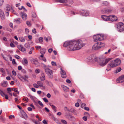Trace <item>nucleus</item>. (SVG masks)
<instances>
[{
    "label": "nucleus",
    "instance_id": "obj_44",
    "mask_svg": "<svg viewBox=\"0 0 124 124\" xmlns=\"http://www.w3.org/2000/svg\"><path fill=\"white\" fill-rule=\"evenodd\" d=\"M4 0H0V6H1L3 4Z\"/></svg>",
    "mask_w": 124,
    "mask_h": 124
},
{
    "label": "nucleus",
    "instance_id": "obj_43",
    "mask_svg": "<svg viewBox=\"0 0 124 124\" xmlns=\"http://www.w3.org/2000/svg\"><path fill=\"white\" fill-rule=\"evenodd\" d=\"M11 11L12 12L15 14H16V15H17V13H16V12L15 10L12 8H11Z\"/></svg>",
    "mask_w": 124,
    "mask_h": 124
},
{
    "label": "nucleus",
    "instance_id": "obj_33",
    "mask_svg": "<svg viewBox=\"0 0 124 124\" xmlns=\"http://www.w3.org/2000/svg\"><path fill=\"white\" fill-rule=\"evenodd\" d=\"M24 46L27 48H30V45L28 43L25 44L24 45Z\"/></svg>",
    "mask_w": 124,
    "mask_h": 124
},
{
    "label": "nucleus",
    "instance_id": "obj_55",
    "mask_svg": "<svg viewBox=\"0 0 124 124\" xmlns=\"http://www.w3.org/2000/svg\"><path fill=\"white\" fill-rule=\"evenodd\" d=\"M12 63L13 64H16V62H15V59H14L12 60Z\"/></svg>",
    "mask_w": 124,
    "mask_h": 124
},
{
    "label": "nucleus",
    "instance_id": "obj_39",
    "mask_svg": "<svg viewBox=\"0 0 124 124\" xmlns=\"http://www.w3.org/2000/svg\"><path fill=\"white\" fill-rule=\"evenodd\" d=\"M49 105L50 106L52 107V108L53 109L55 108H56V107L54 105H52V104L50 103Z\"/></svg>",
    "mask_w": 124,
    "mask_h": 124
},
{
    "label": "nucleus",
    "instance_id": "obj_35",
    "mask_svg": "<svg viewBox=\"0 0 124 124\" xmlns=\"http://www.w3.org/2000/svg\"><path fill=\"white\" fill-rule=\"evenodd\" d=\"M112 11V10L111 9H108L105 10V12L108 13L111 12Z\"/></svg>",
    "mask_w": 124,
    "mask_h": 124
},
{
    "label": "nucleus",
    "instance_id": "obj_28",
    "mask_svg": "<svg viewBox=\"0 0 124 124\" xmlns=\"http://www.w3.org/2000/svg\"><path fill=\"white\" fill-rule=\"evenodd\" d=\"M40 52L41 54H45L46 52V49L42 48L40 50Z\"/></svg>",
    "mask_w": 124,
    "mask_h": 124
},
{
    "label": "nucleus",
    "instance_id": "obj_50",
    "mask_svg": "<svg viewBox=\"0 0 124 124\" xmlns=\"http://www.w3.org/2000/svg\"><path fill=\"white\" fill-rule=\"evenodd\" d=\"M53 66H56V64L55 62L52 61L51 62Z\"/></svg>",
    "mask_w": 124,
    "mask_h": 124
},
{
    "label": "nucleus",
    "instance_id": "obj_32",
    "mask_svg": "<svg viewBox=\"0 0 124 124\" xmlns=\"http://www.w3.org/2000/svg\"><path fill=\"white\" fill-rule=\"evenodd\" d=\"M97 43L98 44L99 46H102L101 47L104 46V43H102L100 41L97 42Z\"/></svg>",
    "mask_w": 124,
    "mask_h": 124
},
{
    "label": "nucleus",
    "instance_id": "obj_2",
    "mask_svg": "<svg viewBox=\"0 0 124 124\" xmlns=\"http://www.w3.org/2000/svg\"><path fill=\"white\" fill-rule=\"evenodd\" d=\"M112 59V58H110L105 60L104 59L102 58H98V59L97 62L101 66H104Z\"/></svg>",
    "mask_w": 124,
    "mask_h": 124
},
{
    "label": "nucleus",
    "instance_id": "obj_4",
    "mask_svg": "<svg viewBox=\"0 0 124 124\" xmlns=\"http://www.w3.org/2000/svg\"><path fill=\"white\" fill-rule=\"evenodd\" d=\"M117 28L119 32H124V24L121 23H118L117 24Z\"/></svg>",
    "mask_w": 124,
    "mask_h": 124
},
{
    "label": "nucleus",
    "instance_id": "obj_13",
    "mask_svg": "<svg viewBox=\"0 0 124 124\" xmlns=\"http://www.w3.org/2000/svg\"><path fill=\"white\" fill-rule=\"evenodd\" d=\"M60 69L61 70V73L62 75V77L63 78H66L67 77V76L65 71L63 70L62 68H61Z\"/></svg>",
    "mask_w": 124,
    "mask_h": 124
},
{
    "label": "nucleus",
    "instance_id": "obj_46",
    "mask_svg": "<svg viewBox=\"0 0 124 124\" xmlns=\"http://www.w3.org/2000/svg\"><path fill=\"white\" fill-rule=\"evenodd\" d=\"M0 94L2 96H3L4 95V93L3 91L0 89Z\"/></svg>",
    "mask_w": 124,
    "mask_h": 124
},
{
    "label": "nucleus",
    "instance_id": "obj_64",
    "mask_svg": "<svg viewBox=\"0 0 124 124\" xmlns=\"http://www.w3.org/2000/svg\"><path fill=\"white\" fill-rule=\"evenodd\" d=\"M83 119L85 121H86L87 120V118L85 116H84L83 117Z\"/></svg>",
    "mask_w": 124,
    "mask_h": 124
},
{
    "label": "nucleus",
    "instance_id": "obj_25",
    "mask_svg": "<svg viewBox=\"0 0 124 124\" xmlns=\"http://www.w3.org/2000/svg\"><path fill=\"white\" fill-rule=\"evenodd\" d=\"M8 85L7 81H4L1 83V85L3 87H6Z\"/></svg>",
    "mask_w": 124,
    "mask_h": 124
},
{
    "label": "nucleus",
    "instance_id": "obj_48",
    "mask_svg": "<svg viewBox=\"0 0 124 124\" xmlns=\"http://www.w3.org/2000/svg\"><path fill=\"white\" fill-rule=\"evenodd\" d=\"M7 92H11L12 91V89L10 87H8L7 88Z\"/></svg>",
    "mask_w": 124,
    "mask_h": 124
},
{
    "label": "nucleus",
    "instance_id": "obj_60",
    "mask_svg": "<svg viewBox=\"0 0 124 124\" xmlns=\"http://www.w3.org/2000/svg\"><path fill=\"white\" fill-rule=\"evenodd\" d=\"M12 90L14 91L15 92H17V89L16 88H13L12 89Z\"/></svg>",
    "mask_w": 124,
    "mask_h": 124
},
{
    "label": "nucleus",
    "instance_id": "obj_56",
    "mask_svg": "<svg viewBox=\"0 0 124 124\" xmlns=\"http://www.w3.org/2000/svg\"><path fill=\"white\" fill-rule=\"evenodd\" d=\"M12 73L13 75L15 76L16 75V72L15 71H14V70H13L12 72Z\"/></svg>",
    "mask_w": 124,
    "mask_h": 124
},
{
    "label": "nucleus",
    "instance_id": "obj_3",
    "mask_svg": "<svg viewBox=\"0 0 124 124\" xmlns=\"http://www.w3.org/2000/svg\"><path fill=\"white\" fill-rule=\"evenodd\" d=\"M108 35L104 34H98L93 36V39H100L102 38L103 39H105L108 38Z\"/></svg>",
    "mask_w": 124,
    "mask_h": 124
},
{
    "label": "nucleus",
    "instance_id": "obj_27",
    "mask_svg": "<svg viewBox=\"0 0 124 124\" xmlns=\"http://www.w3.org/2000/svg\"><path fill=\"white\" fill-rule=\"evenodd\" d=\"M10 6L9 4H7L5 9L7 11H9L10 10Z\"/></svg>",
    "mask_w": 124,
    "mask_h": 124
},
{
    "label": "nucleus",
    "instance_id": "obj_17",
    "mask_svg": "<svg viewBox=\"0 0 124 124\" xmlns=\"http://www.w3.org/2000/svg\"><path fill=\"white\" fill-rule=\"evenodd\" d=\"M21 14H22V17L23 20H25L27 18V16L26 13L23 12H21Z\"/></svg>",
    "mask_w": 124,
    "mask_h": 124
},
{
    "label": "nucleus",
    "instance_id": "obj_11",
    "mask_svg": "<svg viewBox=\"0 0 124 124\" xmlns=\"http://www.w3.org/2000/svg\"><path fill=\"white\" fill-rule=\"evenodd\" d=\"M30 60L32 63L34 64L37 66H38L39 64V62H38L37 60L36 59H34L31 58L30 59Z\"/></svg>",
    "mask_w": 124,
    "mask_h": 124
},
{
    "label": "nucleus",
    "instance_id": "obj_10",
    "mask_svg": "<svg viewBox=\"0 0 124 124\" xmlns=\"http://www.w3.org/2000/svg\"><path fill=\"white\" fill-rule=\"evenodd\" d=\"M116 66L119 65L121 63V60L119 58H117L115 60H113Z\"/></svg>",
    "mask_w": 124,
    "mask_h": 124
},
{
    "label": "nucleus",
    "instance_id": "obj_47",
    "mask_svg": "<svg viewBox=\"0 0 124 124\" xmlns=\"http://www.w3.org/2000/svg\"><path fill=\"white\" fill-rule=\"evenodd\" d=\"M4 95H3V96H2L3 97L5 96V98L6 99L8 100V95L6 94H5L4 93Z\"/></svg>",
    "mask_w": 124,
    "mask_h": 124
},
{
    "label": "nucleus",
    "instance_id": "obj_19",
    "mask_svg": "<svg viewBox=\"0 0 124 124\" xmlns=\"http://www.w3.org/2000/svg\"><path fill=\"white\" fill-rule=\"evenodd\" d=\"M37 84L39 86L45 87L44 86V84L43 83L42 81H39L37 82Z\"/></svg>",
    "mask_w": 124,
    "mask_h": 124
},
{
    "label": "nucleus",
    "instance_id": "obj_31",
    "mask_svg": "<svg viewBox=\"0 0 124 124\" xmlns=\"http://www.w3.org/2000/svg\"><path fill=\"white\" fill-rule=\"evenodd\" d=\"M46 83L47 84V85L51 86H52L53 85H52V83L48 81H47V80H46Z\"/></svg>",
    "mask_w": 124,
    "mask_h": 124
},
{
    "label": "nucleus",
    "instance_id": "obj_52",
    "mask_svg": "<svg viewBox=\"0 0 124 124\" xmlns=\"http://www.w3.org/2000/svg\"><path fill=\"white\" fill-rule=\"evenodd\" d=\"M43 100L45 102H48V100L46 98H43Z\"/></svg>",
    "mask_w": 124,
    "mask_h": 124
},
{
    "label": "nucleus",
    "instance_id": "obj_53",
    "mask_svg": "<svg viewBox=\"0 0 124 124\" xmlns=\"http://www.w3.org/2000/svg\"><path fill=\"white\" fill-rule=\"evenodd\" d=\"M27 37L29 39H32V37L31 36L29 35L28 37L27 36H26L25 37V38H27Z\"/></svg>",
    "mask_w": 124,
    "mask_h": 124
},
{
    "label": "nucleus",
    "instance_id": "obj_14",
    "mask_svg": "<svg viewBox=\"0 0 124 124\" xmlns=\"http://www.w3.org/2000/svg\"><path fill=\"white\" fill-rule=\"evenodd\" d=\"M116 67L115 64L113 61L112 60L111 62L110 63L108 64V67L110 68H114Z\"/></svg>",
    "mask_w": 124,
    "mask_h": 124
},
{
    "label": "nucleus",
    "instance_id": "obj_58",
    "mask_svg": "<svg viewBox=\"0 0 124 124\" xmlns=\"http://www.w3.org/2000/svg\"><path fill=\"white\" fill-rule=\"evenodd\" d=\"M10 46L12 47H15V45L14 44H13V43L12 42H11L10 44Z\"/></svg>",
    "mask_w": 124,
    "mask_h": 124
},
{
    "label": "nucleus",
    "instance_id": "obj_57",
    "mask_svg": "<svg viewBox=\"0 0 124 124\" xmlns=\"http://www.w3.org/2000/svg\"><path fill=\"white\" fill-rule=\"evenodd\" d=\"M86 104L85 103H83L82 104L81 107L83 108H84L85 107V106Z\"/></svg>",
    "mask_w": 124,
    "mask_h": 124
},
{
    "label": "nucleus",
    "instance_id": "obj_38",
    "mask_svg": "<svg viewBox=\"0 0 124 124\" xmlns=\"http://www.w3.org/2000/svg\"><path fill=\"white\" fill-rule=\"evenodd\" d=\"M0 71L2 73H4L2 75H5V73L4 70V69L3 68H1L0 69Z\"/></svg>",
    "mask_w": 124,
    "mask_h": 124
},
{
    "label": "nucleus",
    "instance_id": "obj_36",
    "mask_svg": "<svg viewBox=\"0 0 124 124\" xmlns=\"http://www.w3.org/2000/svg\"><path fill=\"white\" fill-rule=\"evenodd\" d=\"M34 49V47H32L30 49V51L29 52V54H31L32 53V51H33Z\"/></svg>",
    "mask_w": 124,
    "mask_h": 124
},
{
    "label": "nucleus",
    "instance_id": "obj_54",
    "mask_svg": "<svg viewBox=\"0 0 124 124\" xmlns=\"http://www.w3.org/2000/svg\"><path fill=\"white\" fill-rule=\"evenodd\" d=\"M53 51V49L51 48H50L48 49V51L49 53H51Z\"/></svg>",
    "mask_w": 124,
    "mask_h": 124
},
{
    "label": "nucleus",
    "instance_id": "obj_51",
    "mask_svg": "<svg viewBox=\"0 0 124 124\" xmlns=\"http://www.w3.org/2000/svg\"><path fill=\"white\" fill-rule=\"evenodd\" d=\"M26 24H27V25L29 26H31V23L29 21H27Z\"/></svg>",
    "mask_w": 124,
    "mask_h": 124
},
{
    "label": "nucleus",
    "instance_id": "obj_20",
    "mask_svg": "<svg viewBox=\"0 0 124 124\" xmlns=\"http://www.w3.org/2000/svg\"><path fill=\"white\" fill-rule=\"evenodd\" d=\"M14 22L17 24H20L22 20L20 18H17L14 19Z\"/></svg>",
    "mask_w": 124,
    "mask_h": 124
},
{
    "label": "nucleus",
    "instance_id": "obj_7",
    "mask_svg": "<svg viewBox=\"0 0 124 124\" xmlns=\"http://www.w3.org/2000/svg\"><path fill=\"white\" fill-rule=\"evenodd\" d=\"M81 14L83 16H87L89 15V13L86 10H82L81 11Z\"/></svg>",
    "mask_w": 124,
    "mask_h": 124
},
{
    "label": "nucleus",
    "instance_id": "obj_59",
    "mask_svg": "<svg viewBox=\"0 0 124 124\" xmlns=\"http://www.w3.org/2000/svg\"><path fill=\"white\" fill-rule=\"evenodd\" d=\"M15 57L17 59H19L20 58V56L17 55H15Z\"/></svg>",
    "mask_w": 124,
    "mask_h": 124
},
{
    "label": "nucleus",
    "instance_id": "obj_62",
    "mask_svg": "<svg viewBox=\"0 0 124 124\" xmlns=\"http://www.w3.org/2000/svg\"><path fill=\"white\" fill-rule=\"evenodd\" d=\"M32 32L34 33H36V29H33L32 30Z\"/></svg>",
    "mask_w": 124,
    "mask_h": 124
},
{
    "label": "nucleus",
    "instance_id": "obj_26",
    "mask_svg": "<svg viewBox=\"0 0 124 124\" xmlns=\"http://www.w3.org/2000/svg\"><path fill=\"white\" fill-rule=\"evenodd\" d=\"M23 61L24 62L23 63V64L24 65H25V64H28V61L26 58H24Z\"/></svg>",
    "mask_w": 124,
    "mask_h": 124
},
{
    "label": "nucleus",
    "instance_id": "obj_18",
    "mask_svg": "<svg viewBox=\"0 0 124 124\" xmlns=\"http://www.w3.org/2000/svg\"><path fill=\"white\" fill-rule=\"evenodd\" d=\"M18 48L22 52H23L26 51L25 48L21 45L18 46Z\"/></svg>",
    "mask_w": 124,
    "mask_h": 124
},
{
    "label": "nucleus",
    "instance_id": "obj_12",
    "mask_svg": "<svg viewBox=\"0 0 124 124\" xmlns=\"http://www.w3.org/2000/svg\"><path fill=\"white\" fill-rule=\"evenodd\" d=\"M102 46H99L97 43H95L92 47V48L93 49L96 50L100 48Z\"/></svg>",
    "mask_w": 124,
    "mask_h": 124
},
{
    "label": "nucleus",
    "instance_id": "obj_1",
    "mask_svg": "<svg viewBox=\"0 0 124 124\" xmlns=\"http://www.w3.org/2000/svg\"><path fill=\"white\" fill-rule=\"evenodd\" d=\"M86 40L84 39H73L66 41L63 46L66 47L69 46L71 50H76L80 49L84 46L86 43Z\"/></svg>",
    "mask_w": 124,
    "mask_h": 124
},
{
    "label": "nucleus",
    "instance_id": "obj_8",
    "mask_svg": "<svg viewBox=\"0 0 124 124\" xmlns=\"http://www.w3.org/2000/svg\"><path fill=\"white\" fill-rule=\"evenodd\" d=\"M118 83H121L124 82V75L118 78L116 80Z\"/></svg>",
    "mask_w": 124,
    "mask_h": 124
},
{
    "label": "nucleus",
    "instance_id": "obj_15",
    "mask_svg": "<svg viewBox=\"0 0 124 124\" xmlns=\"http://www.w3.org/2000/svg\"><path fill=\"white\" fill-rule=\"evenodd\" d=\"M0 16L2 20H4L5 19L4 13L1 9H0Z\"/></svg>",
    "mask_w": 124,
    "mask_h": 124
},
{
    "label": "nucleus",
    "instance_id": "obj_16",
    "mask_svg": "<svg viewBox=\"0 0 124 124\" xmlns=\"http://www.w3.org/2000/svg\"><path fill=\"white\" fill-rule=\"evenodd\" d=\"M101 17L102 20L105 21H109V16H107L105 15H102Z\"/></svg>",
    "mask_w": 124,
    "mask_h": 124
},
{
    "label": "nucleus",
    "instance_id": "obj_42",
    "mask_svg": "<svg viewBox=\"0 0 124 124\" xmlns=\"http://www.w3.org/2000/svg\"><path fill=\"white\" fill-rule=\"evenodd\" d=\"M33 86L36 88H38L39 87V86L36 83H34L33 84Z\"/></svg>",
    "mask_w": 124,
    "mask_h": 124
},
{
    "label": "nucleus",
    "instance_id": "obj_45",
    "mask_svg": "<svg viewBox=\"0 0 124 124\" xmlns=\"http://www.w3.org/2000/svg\"><path fill=\"white\" fill-rule=\"evenodd\" d=\"M0 94L2 96H3L4 95V93L3 91L0 89Z\"/></svg>",
    "mask_w": 124,
    "mask_h": 124
},
{
    "label": "nucleus",
    "instance_id": "obj_37",
    "mask_svg": "<svg viewBox=\"0 0 124 124\" xmlns=\"http://www.w3.org/2000/svg\"><path fill=\"white\" fill-rule=\"evenodd\" d=\"M121 68L120 67H119L117 68L116 70V73H117L120 72L121 70Z\"/></svg>",
    "mask_w": 124,
    "mask_h": 124
},
{
    "label": "nucleus",
    "instance_id": "obj_63",
    "mask_svg": "<svg viewBox=\"0 0 124 124\" xmlns=\"http://www.w3.org/2000/svg\"><path fill=\"white\" fill-rule=\"evenodd\" d=\"M33 122L35 124H39V122L37 120H35L33 121Z\"/></svg>",
    "mask_w": 124,
    "mask_h": 124
},
{
    "label": "nucleus",
    "instance_id": "obj_24",
    "mask_svg": "<svg viewBox=\"0 0 124 124\" xmlns=\"http://www.w3.org/2000/svg\"><path fill=\"white\" fill-rule=\"evenodd\" d=\"M67 4H66V5L68 6H70L73 3V1L72 0H69L67 2Z\"/></svg>",
    "mask_w": 124,
    "mask_h": 124
},
{
    "label": "nucleus",
    "instance_id": "obj_9",
    "mask_svg": "<svg viewBox=\"0 0 124 124\" xmlns=\"http://www.w3.org/2000/svg\"><path fill=\"white\" fill-rule=\"evenodd\" d=\"M109 21H114L117 20V18L115 16L110 15L109 16Z\"/></svg>",
    "mask_w": 124,
    "mask_h": 124
},
{
    "label": "nucleus",
    "instance_id": "obj_5",
    "mask_svg": "<svg viewBox=\"0 0 124 124\" xmlns=\"http://www.w3.org/2000/svg\"><path fill=\"white\" fill-rule=\"evenodd\" d=\"M45 70L46 73L49 77L50 78H52L53 77V71L48 68H45Z\"/></svg>",
    "mask_w": 124,
    "mask_h": 124
},
{
    "label": "nucleus",
    "instance_id": "obj_40",
    "mask_svg": "<svg viewBox=\"0 0 124 124\" xmlns=\"http://www.w3.org/2000/svg\"><path fill=\"white\" fill-rule=\"evenodd\" d=\"M61 121L62 123L64 124H67V122L64 120H61Z\"/></svg>",
    "mask_w": 124,
    "mask_h": 124
},
{
    "label": "nucleus",
    "instance_id": "obj_34",
    "mask_svg": "<svg viewBox=\"0 0 124 124\" xmlns=\"http://www.w3.org/2000/svg\"><path fill=\"white\" fill-rule=\"evenodd\" d=\"M59 2L61 3L65 2L67 3V0H57Z\"/></svg>",
    "mask_w": 124,
    "mask_h": 124
},
{
    "label": "nucleus",
    "instance_id": "obj_49",
    "mask_svg": "<svg viewBox=\"0 0 124 124\" xmlns=\"http://www.w3.org/2000/svg\"><path fill=\"white\" fill-rule=\"evenodd\" d=\"M103 39H94L93 41L95 42H96L97 41H100L102 40Z\"/></svg>",
    "mask_w": 124,
    "mask_h": 124
},
{
    "label": "nucleus",
    "instance_id": "obj_61",
    "mask_svg": "<svg viewBox=\"0 0 124 124\" xmlns=\"http://www.w3.org/2000/svg\"><path fill=\"white\" fill-rule=\"evenodd\" d=\"M0 119L3 121H4L5 119V118H3L2 116H0Z\"/></svg>",
    "mask_w": 124,
    "mask_h": 124
},
{
    "label": "nucleus",
    "instance_id": "obj_21",
    "mask_svg": "<svg viewBox=\"0 0 124 124\" xmlns=\"http://www.w3.org/2000/svg\"><path fill=\"white\" fill-rule=\"evenodd\" d=\"M61 87L64 91L68 92L69 91V88L67 86L64 85H62L61 86Z\"/></svg>",
    "mask_w": 124,
    "mask_h": 124
},
{
    "label": "nucleus",
    "instance_id": "obj_29",
    "mask_svg": "<svg viewBox=\"0 0 124 124\" xmlns=\"http://www.w3.org/2000/svg\"><path fill=\"white\" fill-rule=\"evenodd\" d=\"M108 2L107 1H105L103 2L102 4L101 5L102 6H107L108 5Z\"/></svg>",
    "mask_w": 124,
    "mask_h": 124
},
{
    "label": "nucleus",
    "instance_id": "obj_41",
    "mask_svg": "<svg viewBox=\"0 0 124 124\" xmlns=\"http://www.w3.org/2000/svg\"><path fill=\"white\" fill-rule=\"evenodd\" d=\"M39 104L41 106L43 107L44 106L43 104L42 103V102L40 101H39L38 102Z\"/></svg>",
    "mask_w": 124,
    "mask_h": 124
},
{
    "label": "nucleus",
    "instance_id": "obj_6",
    "mask_svg": "<svg viewBox=\"0 0 124 124\" xmlns=\"http://www.w3.org/2000/svg\"><path fill=\"white\" fill-rule=\"evenodd\" d=\"M87 59L90 61H93V62L97 61L98 59V58L93 55H91L89 56L87 58Z\"/></svg>",
    "mask_w": 124,
    "mask_h": 124
},
{
    "label": "nucleus",
    "instance_id": "obj_22",
    "mask_svg": "<svg viewBox=\"0 0 124 124\" xmlns=\"http://www.w3.org/2000/svg\"><path fill=\"white\" fill-rule=\"evenodd\" d=\"M40 79L42 81H43L45 79V77L44 74L42 73L41 74L40 78Z\"/></svg>",
    "mask_w": 124,
    "mask_h": 124
},
{
    "label": "nucleus",
    "instance_id": "obj_23",
    "mask_svg": "<svg viewBox=\"0 0 124 124\" xmlns=\"http://www.w3.org/2000/svg\"><path fill=\"white\" fill-rule=\"evenodd\" d=\"M22 117L24 118L25 120H27L28 118V116L24 112H23L22 114Z\"/></svg>",
    "mask_w": 124,
    "mask_h": 124
},
{
    "label": "nucleus",
    "instance_id": "obj_30",
    "mask_svg": "<svg viewBox=\"0 0 124 124\" xmlns=\"http://www.w3.org/2000/svg\"><path fill=\"white\" fill-rule=\"evenodd\" d=\"M27 96L28 97H30L31 99L32 100H34L35 97L31 95L29 93L27 95Z\"/></svg>",
    "mask_w": 124,
    "mask_h": 124
}]
</instances>
